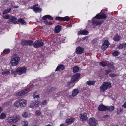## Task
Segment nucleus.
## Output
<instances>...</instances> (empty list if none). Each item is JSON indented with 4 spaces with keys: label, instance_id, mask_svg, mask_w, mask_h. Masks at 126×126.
Returning <instances> with one entry per match:
<instances>
[{
    "label": "nucleus",
    "instance_id": "f257e3e1",
    "mask_svg": "<svg viewBox=\"0 0 126 126\" xmlns=\"http://www.w3.org/2000/svg\"><path fill=\"white\" fill-rule=\"evenodd\" d=\"M27 103L26 100L19 99L16 101L14 103V106L17 107H22L26 106Z\"/></svg>",
    "mask_w": 126,
    "mask_h": 126
},
{
    "label": "nucleus",
    "instance_id": "f03ea898",
    "mask_svg": "<svg viewBox=\"0 0 126 126\" xmlns=\"http://www.w3.org/2000/svg\"><path fill=\"white\" fill-rule=\"evenodd\" d=\"M111 86V83L109 82H104L100 86V90L102 92H104L107 89L110 88Z\"/></svg>",
    "mask_w": 126,
    "mask_h": 126
},
{
    "label": "nucleus",
    "instance_id": "7ed1b4c3",
    "mask_svg": "<svg viewBox=\"0 0 126 126\" xmlns=\"http://www.w3.org/2000/svg\"><path fill=\"white\" fill-rule=\"evenodd\" d=\"M20 58L17 56H15L11 60L10 63L12 66H16L18 64Z\"/></svg>",
    "mask_w": 126,
    "mask_h": 126
},
{
    "label": "nucleus",
    "instance_id": "20e7f679",
    "mask_svg": "<svg viewBox=\"0 0 126 126\" xmlns=\"http://www.w3.org/2000/svg\"><path fill=\"white\" fill-rule=\"evenodd\" d=\"M26 68L25 66L18 68L16 70V72L19 75L22 74L26 72Z\"/></svg>",
    "mask_w": 126,
    "mask_h": 126
},
{
    "label": "nucleus",
    "instance_id": "39448f33",
    "mask_svg": "<svg viewBox=\"0 0 126 126\" xmlns=\"http://www.w3.org/2000/svg\"><path fill=\"white\" fill-rule=\"evenodd\" d=\"M107 11L106 10H102L101 11V12L96 15L94 17V18L97 19H105L107 18V16L105 14L103 13L105 11Z\"/></svg>",
    "mask_w": 126,
    "mask_h": 126
},
{
    "label": "nucleus",
    "instance_id": "423d86ee",
    "mask_svg": "<svg viewBox=\"0 0 126 126\" xmlns=\"http://www.w3.org/2000/svg\"><path fill=\"white\" fill-rule=\"evenodd\" d=\"M44 45V43L42 41L39 40L36 41L33 44L34 47L35 48L40 47H42Z\"/></svg>",
    "mask_w": 126,
    "mask_h": 126
},
{
    "label": "nucleus",
    "instance_id": "0eeeda50",
    "mask_svg": "<svg viewBox=\"0 0 126 126\" xmlns=\"http://www.w3.org/2000/svg\"><path fill=\"white\" fill-rule=\"evenodd\" d=\"M80 74L79 73H77L71 77V81L73 83L76 81L80 76Z\"/></svg>",
    "mask_w": 126,
    "mask_h": 126
},
{
    "label": "nucleus",
    "instance_id": "6e6552de",
    "mask_svg": "<svg viewBox=\"0 0 126 126\" xmlns=\"http://www.w3.org/2000/svg\"><path fill=\"white\" fill-rule=\"evenodd\" d=\"M89 124L91 126H96V120L94 118H91L89 120Z\"/></svg>",
    "mask_w": 126,
    "mask_h": 126
},
{
    "label": "nucleus",
    "instance_id": "1a4fd4ad",
    "mask_svg": "<svg viewBox=\"0 0 126 126\" xmlns=\"http://www.w3.org/2000/svg\"><path fill=\"white\" fill-rule=\"evenodd\" d=\"M56 20L63 21H68L70 20V18L68 16H66L63 17H58L56 18Z\"/></svg>",
    "mask_w": 126,
    "mask_h": 126
},
{
    "label": "nucleus",
    "instance_id": "9d476101",
    "mask_svg": "<svg viewBox=\"0 0 126 126\" xmlns=\"http://www.w3.org/2000/svg\"><path fill=\"white\" fill-rule=\"evenodd\" d=\"M38 106L39 104L37 102L35 101H33L31 103L30 106V107L31 108H33Z\"/></svg>",
    "mask_w": 126,
    "mask_h": 126
},
{
    "label": "nucleus",
    "instance_id": "9b49d317",
    "mask_svg": "<svg viewBox=\"0 0 126 126\" xmlns=\"http://www.w3.org/2000/svg\"><path fill=\"white\" fill-rule=\"evenodd\" d=\"M29 91H27L26 90H22L20 92H18L15 94V95L16 96H22L27 93L29 92Z\"/></svg>",
    "mask_w": 126,
    "mask_h": 126
},
{
    "label": "nucleus",
    "instance_id": "f8f14e48",
    "mask_svg": "<svg viewBox=\"0 0 126 126\" xmlns=\"http://www.w3.org/2000/svg\"><path fill=\"white\" fill-rule=\"evenodd\" d=\"M84 49L80 47H78L76 49V52L78 54H79L83 53Z\"/></svg>",
    "mask_w": 126,
    "mask_h": 126
},
{
    "label": "nucleus",
    "instance_id": "ddd939ff",
    "mask_svg": "<svg viewBox=\"0 0 126 126\" xmlns=\"http://www.w3.org/2000/svg\"><path fill=\"white\" fill-rule=\"evenodd\" d=\"M36 5H33L32 9L33 11L36 13L40 12L42 11V9L39 7H36Z\"/></svg>",
    "mask_w": 126,
    "mask_h": 126
},
{
    "label": "nucleus",
    "instance_id": "4468645a",
    "mask_svg": "<svg viewBox=\"0 0 126 126\" xmlns=\"http://www.w3.org/2000/svg\"><path fill=\"white\" fill-rule=\"evenodd\" d=\"M107 107L103 105H100L98 107V109L100 111H104L107 110Z\"/></svg>",
    "mask_w": 126,
    "mask_h": 126
},
{
    "label": "nucleus",
    "instance_id": "2eb2a0df",
    "mask_svg": "<svg viewBox=\"0 0 126 126\" xmlns=\"http://www.w3.org/2000/svg\"><path fill=\"white\" fill-rule=\"evenodd\" d=\"M86 113L81 114L80 115V119L82 121H85L87 120L88 119V118L86 116Z\"/></svg>",
    "mask_w": 126,
    "mask_h": 126
},
{
    "label": "nucleus",
    "instance_id": "dca6fc26",
    "mask_svg": "<svg viewBox=\"0 0 126 126\" xmlns=\"http://www.w3.org/2000/svg\"><path fill=\"white\" fill-rule=\"evenodd\" d=\"M62 27L61 26L58 25L55 27L54 32L56 33H59Z\"/></svg>",
    "mask_w": 126,
    "mask_h": 126
},
{
    "label": "nucleus",
    "instance_id": "f3484780",
    "mask_svg": "<svg viewBox=\"0 0 126 126\" xmlns=\"http://www.w3.org/2000/svg\"><path fill=\"white\" fill-rule=\"evenodd\" d=\"M65 68L64 66L63 65H60L58 66L56 69V71L59 70L61 71L64 69Z\"/></svg>",
    "mask_w": 126,
    "mask_h": 126
},
{
    "label": "nucleus",
    "instance_id": "a211bd4d",
    "mask_svg": "<svg viewBox=\"0 0 126 126\" xmlns=\"http://www.w3.org/2000/svg\"><path fill=\"white\" fill-rule=\"evenodd\" d=\"M103 21L102 20H93V24H96L97 25H100Z\"/></svg>",
    "mask_w": 126,
    "mask_h": 126
},
{
    "label": "nucleus",
    "instance_id": "6ab92c4d",
    "mask_svg": "<svg viewBox=\"0 0 126 126\" xmlns=\"http://www.w3.org/2000/svg\"><path fill=\"white\" fill-rule=\"evenodd\" d=\"M75 119L73 118H71L69 119H67L66 120V123L68 124H70L73 123L75 120Z\"/></svg>",
    "mask_w": 126,
    "mask_h": 126
},
{
    "label": "nucleus",
    "instance_id": "aec40b11",
    "mask_svg": "<svg viewBox=\"0 0 126 126\" xmlns=\"http://www.w3.org/2000/svg\"><path fill=\"white\" fill-rule=\"evenodd\" d=\"M121 37L118 34L115 35L113 38L114 40L115 41H119L121 39Z\"/></svg>",
    "mask_w": 126,
    "mask_h": 126
},
{
    "label": "nucleus",
    "instance_id": "412c9836",
    "mask_svg": "<svg viewBox=\"0 0 126 126\" xmlns=\"http://www.w3.org/2000/svg\"><path fill=\"white\" fill-rule=\"evenodd\" d=\"M79 93V91L77 89H74L72 92V95L73 96H76Z\"/></svg>",
    "mask_w": 126,
    "mask_h": 126
},
{
    "label": "nucleus",
    "instance_id": "4be33fe9",
    "mask_svg": "<svg viewBox=\"0 0 126 126\" xmlns=\"http://www.w3.org/2000/svg\"><path fill=\"white\" fill-rule=\"evenodd\" d=\"M10 20L11 22H12L14 24L17 23V18L15 17H11Z\"/></svg>",
    "mask_w": 126,
    "mask_h": 126
},
{
    "label": "nucleus",
    "instance_id": "5701e85b",
    "mask_svg": "<svg viewBox=\"0 0 126 126\" xmlns=\"http://www.w3.org/2000/svg\"><path fill=\"white\" fill-rule=\"evenodd\" d=\"M8 122L10 124H13L15 123L14 118L13 117L9 118L8 119Z\"/></svg>",
    "mask_w": 126,
    "mask_h": 126
},
{
    "label": "nucleus",
    "instance_id": "b1692460",
    "mask_svg": "<svg viewBox=\"0 0 126 126\" xmlns=\"http://www.w3.org/2000/svg\"><path fill=\"white\" fill-rule=\"evenodd\" d=\"M42 18L44 20H46L47 18H48L50 20H53V17L49 15H47L43 17Z\"/></svg>",
    "mask_w": 126,
    "mask_h": 126
},
{
    "label": "nucleus",
    "instance_id": "393cba45",
    "mask_svg": "<svg viewBox=\"0 0 126 126\" xmlns=\"http://www.w3.org/2000/svg\"><path fill=\"white\" fill-rule=\"evenodd\" d=\"M88 33V32L86 30H84L82 31H81L78 33V34L79 35H87Z\"/></svg>",
    "mask_w": 126,
    "mask_h": 126
},
{
    "label": "nucleus",
    "instance_id": "a878e982",
    "mask_svg": "<svg viewBox=\"0 0 126 126\" xmlns=\"http://www.w3.org/2000/svg\"><path fill=\"white\" fill-rule=\"evenodd\" d=\"M11 10V8H9V9H7L4 10L3 12V14L5 15L6 14H8L10 13Z\"/></svg>",
    "mask_w": 126,
    "mask_h": 126
},
{
    "label": "nucleus",
    "instance_id": "bb28decb",
    "mask_svg": "<svg viewBox=\"0 0 126 126\" xmlns=\"http://www.w3.org/2000/svg\"><path fill=\"white\" fill-rule=\"evenodd\" d=\"M14 121V122L16 123L17 122L18 120L20 119L21 117L19 115H17L15 117H13Z\"/></svg>",
    "mask_w": 126,
    "mask_h": 126
},
{
    "label": "nucleus",
    "instance_id": "cd10ccee",
    "mask_svg": "<svg viewBox=\"0 0 126 126\" xmlns=\"http://www.w3.org/2000/svg\"><path fill=\"white\" fill-rule=\"evenodd\" d=\"M95 82V81H91L90 80L86 82L87 84L89 85H94Z\"/></svg>",
    "mask_w": 126,
    "mask_h": 126
},
{
    "label": "nucleus",
    "instance_id": "c85d7f7f",
    "mask_svg": "<svg viewBox=\"0 0 126 126\" xmlns=\"http://www.w3.org/2000/svg\"><path fill=\"white\" fill-rule=\"evenodd\" d=\"M73 72L74 73L78 72L79 70V67L78 66L74 67H73Z\"/></svg>",
    "mask_w": 126,
    "mask_h": 126
},
{
    "label": "nucleus",
    "instance_id": "c756f323",
    "mask_svg": "<svg viewBox=\"0 0 126 126\" xmlns=\"http://www.w3.org/2000/svg\"><path fill=\"white\" fill-rule=\"evenodd\" d=\"M18 21L22 24L24 25L26 24V23L25 22V21L21 18L18 19Z\"/></svg>",
    "mask_w": 126,
    "mask_h": 126
},
{
    "label": "nucleus",
    "instance_id": "7c9ffc66",
    "mask_svg": "<svg viewBox=\"0 0 126 126\" xmlns=\"http://www.w3.org/2000/svg\"><path fill=\"white\" fill-rule=\"evenodd\" d=\"M107 110H108L109 111H113L114 109V107L113 106L107 107Z\"/></svg>",
    "mask_w": 126,
    "mask_h": 126
},
{
    "label": "nucleus",
    "instance_id": "2f4dec72",
    "mask_svg": "<svg viewBox=\"0 0 126 126\" xmlns=\"http://www.w3.org/2000/svg\"><path fill=\"white\" fill-rule=\"evenodd\" d=\"M6 114L4 113H2L0 115V119H3L6 118Z\"/></svg>",
    "mask_w": 126,
    "mask_h": 126
},
{
    "label": "nucleus",
    "instance_id": "473e14b6",
    "mask_svg": "<svg viewBox=\"0 0 126 126\" xmlns=\"http://www.w3.org/2000/svg\"><path fill=\"white\" fill-rule=\"evenodd\" d=\"M33 43V41L31 40H27L26 46H31Z\"/></svg>",
    "mask_w": 126,
    "mask_h": 126
},
{
    "label": "nucleus",
    "instance_id": "72a5a7b5",
    "mask_svg": "<svg viewBox=\"0 0 126 126\" xmlns=\"http://www.w3.org/2000/svg\"><path fill=\"white\" fill-rule=\"evenodd\" d=\"M27 40H23L21 41V45L23 46H26Z\"/></svg>",
    "mask_w": 126,
    "mask_h": 126
},
{
    "label": "nucleus",
    "instance_id": "f704fd0d",
    "mask_svg": "<svg viewBox=\"0 0 126 126\" xmlns=\"http://www.w3.org/2000/svg\"><path fill=\"white\" fill-rule=\"evenodd\" d=\"M108 46L103 44L102 47V49L103 50H105L106 49V48H107Z\"/></svg>",
    "mask_w": 126,
    "mask_h": 126
},
{
    "label": "nucleus",
    "instance_id": "c9c22d12",
    "mask_svg": "<svg viewBox=\"0 0 126 126\" xmlns=\"http://www.w3.org/2000/svg\"><path fill=\"white\" fill-rule=\"evenodd\" d=\"M47 100H45L42 101L41 103V105H47Z\"/></svg>",
    "mask_w": 126,
    "mask_h": 126
},
{
    "label": "nucleus",
    "instance_id": "e433bc0d",
    "mask_svg": "<svg viewBox=\"0 0 126 126\" xmlns=\"http://www.w3.org/2000/svg\"><path fill=\"white\" fill-rule=\"evenodd\" d=\"M22 116L24 118H26L28 117V114L27 112H24L22 114Z\"/></svg>",
    "mask_w": 126,
    "mask_h": 126
},
{
    "label": "nucleus",
    "instance_id": "4c0bfd02",
    "mask_svg": "<svg viewBox=\"0 0 126 126\" xmlns=\"http://www.w3.org/2000/svg\"><path fill=\"white\" fill-rule=\"evenodd\" d=\"M112 54L114 56H117L118 55L119 52L118 51H115L113 52L112 53Z\"/></svg>",
    "mask_w": 126,
    "mask_h": 126
},
{
    "label": "nucleus",
    "instance_id": "58836bf2",
    "mask_svg": "<svg viewBox=\"0 0 126 126\" xmlns=\"http://www.w3.org/2000/svg\"><path fill=\"white\" fill-rule=\"evenodd\" d=\"M10 73V72L9 71L7 70V71H4L2 73V74L3 75H8Z\"/></svg>",
    "mask_w": 126,
    "mask_h": 126
},
{
    "label": "nucleus",
    "instance_id": "ea45409f",
    "mask_svg": "<svg viewBox=\"0 0 126 126\" xmlns=\"http://www.w3.org/2000/svg\"><path fill=\"white\" fill-rule=\"evenodd\" d=\"M10 51V50L9 49H6L4 50L3 51V53L5 54H6L9 53Z\"/></svg>",
    "mask_w": 126,
    "mask_h": 126
},
{
    "label": "nucleus",
    "instance_id": "a19ab883",
    "mask_svg": "<svg viewBox=\"0 0 126 126\" xmlns=\"http://www.w3.org/2000/svg\"><path fill=\"white\" fill-rule=\"evenodd\" d=\"M22 124H24V126H28V122L27 121H24L22 122Z\"/></svg>",
    "mask_w": 126,
    "mask_h": 126
},
{
    "label": "nucleus",
    "instance_id": "79ce46f5",
    "mask_svg": "<svg viewBox=\"0 0 126 126\" xmlns=\"http://www.w3.org/2000/svg\"><path fill=\"white\" fill-rule=\"evenodd\" d=\"M4 19H8L10 17V16L8 15H6L2 16Z\"/></svg>",
    "mask_w": 126,
    "mask_h": 126
},
{
    "label": "nucleus",
    "instance_id": "37998d69",
    "mask_svg": "<svg viewBox=\"0 0 126 126\" xmlns=\"http://www.w3.org/2000/svg\"><path fill=\"white\" fill-rule=\"evenodd\" d=\"M35 113L37 116H39L41 114V112L40 111L37 110L36 111Z\"/></svg>",
    "mask_w": 126,
    "mask_h": 126
},
{
    "label": "nucleus",
    "instance_id": "c03bdc74",
    "mask_svg": "<svg viewBox=\"0 0 126 126\" xmlns=\"http://www.w3.org/2000/svg\"><path fill=\"white\" fill-rule=\"evenodd\" d=\"M103 44L109 46V43L107 40H106L105 41Z\"/></svg>",
    "mask_w": 126,
    "mask_h": 126
},
{
    "label": "nucleus",
    "instance_id": "a18cd8bd",
    "mask_svg": "<svg viewBox=\"0 0 126 126\" xmlns=\"http://www.w3.org/2000/svg\"><path fill=\"white\" fill-rule=\"evenodd\" d=\"M99 64L100 65H101L103 67H105L106 66L105 64L102 62L99 63Z\"/></svg>",
    "mask_w": 126,
    "mask_h": 126
},
{
    "label": "nucleus",
    "instance_id": "49530a36",
    "mask_svg": "<svg viewBox=\"0 0 126 126\" xmlns=\"http://www.w3.org/2000/svg\"><path fill=\"white\" fill-rule=\"evenodd\" d=\"M111 71V70H105V74L106 75L109 74Z\"/></svg>",
    "mask_w": 126,
    "mask_h": 126
},
{
    "label": "nucleus",
    "instance_id": "de8ad7c7",
    "mask_svg": "<svg viewBox=\"0 0 126 126\" xmlns=\"http://www.w3.org/2000/svg\"><path fill=\"white\" fill-rule=\"evenodd\" d=\"M33 98L34 99H35L36 98H37V99L39 98V95H33Z\"/></svg>",
    "mask_w": 126,
    "mask_h": 126
},
{
    "label": "nucleus",
    "instance_id": "09e8293b",
    "mask_svg": "<svg viewBox=\"0 0 126 126\" xmlns=\"http://www.w3.org/2000/svg\"><path fill=\"white\" fill-rule=\"evenodd\" d=\"M73 83V82H72L71 81V80L70 81H69L67 82V86H68L71 83Z\"/></svg>",
    "mask_w": 126,
    "mask_h": 126
},
{
    "label": "nucleus",
    "instance_id": "8fccbe9b",
    "mask_svg": "<svg viewBox=\"0 0 126 126\" xmlns=\"http://www.w3.org/2000/svg\"><path fill=\"white\" fill-rule=\"evenodd\" d=\"M111 77H115L116 75L115 74H110L109 75Z\"/></svg>",
    "mask_w": 126,
    "mask_h": 126
},
{
    "label": "nucleus",
    "instance_id": "3c124183",
    "mask_svg": "<svg viewBox=\"0 0 126 126\" xmlns=\"http://www.w3.org/2000/svg\"><path fill=\"white\" fill-rule=\"evenodd\" d=\"M118 49H122L123 48V47H122V46L120 45L119 46H118L117 48Z\"/></svg>",
    "mask_w": 126,
    "mask_h": 126
},
{
    "label": "nucleus",
    "instance_id": "603ef678",
    "mask_svg": "<svg viewBox=\"0 0 126 126\" xmlns=\"http://www.w3.org/2000/svg\"><path fill=\"white\" fill-rule=\"evenodd\" d=\"M87 39H88V37H85L83 38L82 39V40L81 41H83L85 40H87Z\"/></svg>",
    "mask_w": 126,
    "mask_h": 126
},
{
    "label": "nucleus",
    "instance_id": "864d4df0",
    "mask_svg": "<svg viewBox=\"0 0 126 126\" xmlns=\"http://www.w3.org/2000/svg\"><path fill=\"white\" fill-rule=\"evenodd\" d=\"M125 45L126 44H125V43L121 44L120 45L122 46V47L123 48L124 47H125Z\"/></svg>",
    "mask_w": 126,
    "mask_h": 126
},
{
    "label": "nucleus",
    "instance_id": "5fc2aeb1",
    "mask_svg": "<svg viewBox=\"0 0 126 126\" xmlns=\"http://www.w3.org/2000/svg\"><path fill=\"white\" fill-rule=\"evenodd\" d=\"M109 117V115H106L104 116L103 117L104 118H107L108 117Z\"/></svg>",
    "mask_w": 126,
    "mask_h": 126
},
{
    "label": "nucleus",
    "instance_id": "6e6d98bb",
    "mask_svg": "<svg viewBox=\"0 0 126 126\" xmlns=\"http://www.w3.org/2000/svg\"><path fill=\"white\" fill-rule=\"evenodd\" d=\"M123 107L124 108H126V102H125L124 104L123 105Z\"/></svg>",
    "mask_w": 126,
    "mask_h": 126
},
{
    "label": "nucleus",
    "instance_id": "4d7b16f0",
    "mask_svg": "<svg viewBox=\"0 0 126 126\" xmlns=\"http://www.w3.org/2000/svg\"><path fill=\"white\" fill-rule=\"evenodd\" d=\"M2 110V108L1 107H0V113L1 112Z\"/></svg>",
    "mask_w": 126,
    "mask_h": 126
},
{
    "label": "nucleus",
    "instance_id": "13d9d810",
    "mask_svg": "<svg viewBox=\"0 0 126 126\" xmlns=\"http://www.w3.org/2000/svg\"><path fill=\"white\" fill-rule=\"evenodd\" d=\"M18 7H19V6H14V8H18Z\"/></svg>",
    "mask_w": 126,
    "mask_h": 126
},
{
    "label": "nucleus",
    "instance_id": "bf43d9fd",
    "mask_svg": "<svg viewBox=\"0 0 126 126\" xmlns=\"http://www.w3.org/2000/svg\"><path fill=\"white\" fill-rule=\"evenodd\" d=\"M46 126H52L48 124L47 125H46Z\"/></svg>",
    "mask_w": 126,
    "mask_h": 126
},
{
    "label": "nucleus",
    "instance_id": "052dcab7",
    "mask_svg": "<svg viewBox=\"0 0 126 126\" xmlns=\"http://www.w3.org/2000/svg\"><path fill=\"white\" fill-rule=\"evenodd\" d=\"M12 126H16V125H13Z\"/></svg>",
    "mask_w": 126,
    "mask_h": 126
},
{
    "label": "nucleus",
    "instance_id": "680f3d73",
    "mask_svg": "<svg viewBox=\"0 0 126 126\" xmlns=\"http://www.w3.org/2000/svg\"><path fill=\"white\" fill-rule=\"evenodd\" d=\"M125 44H126L125 45V47H126V43H125Z\"/></svg>",
    "mask_w": 126,
    "mask_h": 126
},
{
    "label": "nucleus",
    "instance_id": "e2e57ef3",
    "mask_svg": "<svg viewBox=\"0 0 126 126\" xmlns=\"http://www.w3.org/2000/svg\"><path fill=\"white\" fill-rule=\"evenodd\" d=\"M122 111V110H120V111L121 112Z\"/></svg>",
    "mask_w": 126,
    "mask_h": 126
},
{
    "label": "nucleus",
    "instance_id": "0e129e2a",
    "mask_svg": "<svg viewBox=\"0 0 126 126\" xmlns=\"http://www.w3.org/2000/svg\"><path fill=\"white\" fill-rule=\"evenodd\" d=\"M125 126H126V125H125Z\"/></svg>",
    "mask_w": 126,
    "mask_h": 126
}]
</instances>
